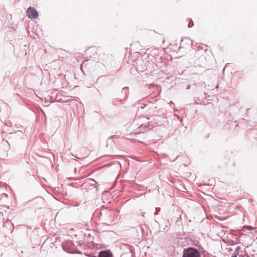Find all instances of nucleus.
Listing matches in <instances>:
<instances>
[{
	"label": "nucleus",
	"mask_w": 257,
	"mask_h": 257,
	"mask_svg": "<svg viewBox=\"0 0 257 257\" xmlns=\"http://www.w3.org/2000/svg\"><path fill=\"white\" fill-rule=\"evenodd\" d=\"M239 257H248V256H243V255H239Z\"/></svg>",
	"instance_id": "6"
},
{
	"label": "nucleus",
	"mask_w": 257,
	"mask_h": 257,
	"mask_svg": "<svg viewBox=\"0 0 257 257\" xmlns=\"http://www.w3.org/2000/svg\"><path fill=\"white\" fill-rule=\"evenodd\" d=\"M238 250H239V247H237L235 249L234 253L232 254L231 257H237V255L238 254Z\"/></svg>",
	"instance_id": "4"
},
{
	"label": "nucleus",
	"mask_w": 257,
	"mask_h": 257,
	"mask_svg": "<svg viewBox=\"0 0 257 257\" xmlns=\"http://www.w3.org/2000/svg\"><path fill=\"white\" fill-rule=\"evenodd\" d=\"M27 15L31 19H36L38 17V13L37 10L33 8L29 7L27 10Z\"/></svg>",
	"instance_id": "2"
},
{
	"label": "nucleus",
	"mask_w": 257,
	"mask_h": 257,
	"mask_svg": "<svg viewBox=\"0 0 257 257\" xmlns=\"http://www.w3.org/2000/svg\"><path fill=\"white\" fill-rule=\"evenodd\" d=\"M99 257H112L111 254L108 251H100L99 253Z\"/></svg>",
	"instance_id": "3"
},
{
	"label": "nucleus",
	"mask_w": 257,
	"mask_h": 257,
	"mask_svg": "<svg viewBox=\"0 0 257 257\" xmlns=\"http://www.w3.org/2000/svg\"><path fill=\"white\" fill-rule=\"evenodd\" d=\"M183 257H200V253L196 249L190 247L184 250Z\"/></svg>",
	"instance_id": "1"
},
{
	"label": "nucleus",
	"mask_w": 257,
	"mask_h": 257,
	"mask_svg": "<svg viewBox=\"0 0 257 257\" xmlns=\"http://www.w3.org/2000/svg\"><path fill=\"white\" fill-rule=\"evenodd\" d=\"M246 228L249 230H252L254 229V227H253L252 226H246Z\"/></svg>",
	"instance_id": "5"
}]
</instances>
